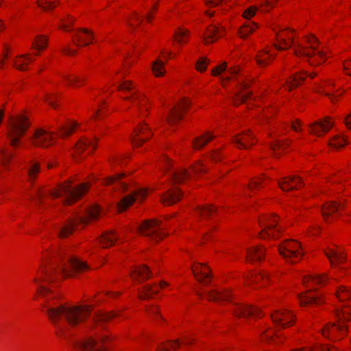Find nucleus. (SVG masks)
I'll use <instances>...</instances> for the list:
<instances>
[{"instance_id": "1", "label": "nucleus", "mask_w": 351, "mask_h": 351, "mask_svg": "<svg viewBox=\"0 0 351 351\" xmlns=\"http://www.w3.org/2000/svg\"><path fill=\"white\" fill-rule=\"evenodd\" d=\"M88 267L86 263L78 258L68 255L61 258L59 263H53L49 267L42 266L40 278H34V282L38 285V293L45 299L43 308L48 315L49 319L54 325L58 335L64 337L67 336V331L71 327L82 322L89 315L90 307L88 305L67 306L60 305L54 306L50 303L51 291L40 285L42 282H51L58 275L69 276L71 270L82 271Z\"/></svg>"}, {"instance_id": "2", "label": "nucleus", "mask_w": 351, "mask_h": 351, "mask_svg": "<svg viewBox=\"0 0 351 351\" xmlns=\"http://www.w3.org/2000/svg\"><path fill=\"white\" fill-rule=\"evenodd\" d=\"M294 31L290 29H285L278 33L277 39L282 46H276L278 50L286 49L294 47V53L298 57H306L311 66H316L324 62L326 59L324 51H317V47L319 42L314 36L306 38L308 47L293 41Z\"/></svg>"}, {"instance_id": "3", "label": "nucleus", "mask_w": 351, "mask_h": 351, "mask_svg": "<svg viewBox=\"0 0 351 351\" xmlns=\"http://www.w3.org/2000/svg\"><path fill=\"white\" fill-rule=\"evenodd\" d=\"M336 316L339 322L338 324H328L322 329V335L324 337L334 340L340 339L346 334L347 329L343 324L345 321L351 319V308L349 307L337 308Z\"/></svg>"}, {"instance_id": "4", "label": "nucleus", "mask_w": 351, "mask_h": 351, "mask_svg": "<svg viewBox=\"0 0 351 351\" xmlns=\"http://www.w3.org/2000/svg\"><path fill=\"white\" fill-rule=\"evenodd\" d=\"M100 208L94 205L86 210L84 216L76 215L73 219H70L67 223L61 227L58 231V235L60 238H64L71 234L74 230V227L77 223H86L89 220L97 219L101 214Z\"/></svg>"}, {"instance_id": "5", "label": "nucleus", "mask_w": 351, "mask_h": 351, "mask_svg": "<svg viewBox=\"0 0 351 351\" xmlns=\"http://www.w3.org/2000/svg\"><path fill=\"white\" fill-rule=\"evenodd\" d=\"M89 189V186L84 183L77 187H73L69 182L61 184L58 190L51 192V195L53 197L64 196V204H69L72 202L76 201L86 193Z\"/></svg>"}, {"instance_id": "6", "label": "nucleus", "mask_w": 351, "mask_h": 351, "mask_svg": "<svg viewBox=\"0 0 351 351\" xmlns=\"http://www.w3.org/2000/svg\"><path fill=\"white\" fill-rule=\"evenodd\" d=\"M29 127V123L24 115H18L10 119L8 138L11 145L15 147L18 145L20 138L25 134Z\"/></svg>"}, {"instance_id": "7", "label": "nucleus", "mask_w": 351, "mask_h": 351, "mask_svg": "<svg viewBox=\"0 0 351 351\" xmlns=\"http://www.w3.org/2000/svg\"><path fill=\"white\" fill-rule=\"evenodd\" d=\"M280 254L291 263H296L304 254L301 245L295 240H287L278 245Z\"/></svg>"}, {"instance_id": "8", "label": "nucleus", "mask_w": 351, "mask_h": 351, "mask_svg": "<svg viewBox=\"0 0 351 351\" xmlns=\"http://www.w3.org/2000/svg\"><path fill=\"white\" fill-rule=\"evenodd\" d=\"M162 230L163 225L158 219L146 220L138 227V231L141 234L154 241L162 239L166 235Z\"/></svg>"}, {"instance_id": "9", "label": "nucleus", "mask_w": 351, "mask_h": 351, "mask_svg": "<svg viewBox=\"0 0 351 351\" xmlns=\"http://www.w3.org/2000/svg\"><path fill=\"white\" fill-rule=\"evenodd\" d=\"M277 217H265L261 221L263 229L261 233L262 238L276 239L280 233L281 228L276 226Z\"/></svg>"}, {"instance_id": "10", "label": "nucleus", "mask_w": 351, "mask_h": 351, "mask_svg": "<svg viewBox=\"0 0 351 351\" xmlns=\"http://www.w3.org/2000/svg\"><path fill=\"white\" fill-rule=\"evenodd\" d=\"M271 319L276 328H285L293 323L295 316L289 310L282 309L272 313Z\"/></svg>"}, {"instance_id": "11", "label": "nucleus", "mask_w": 351, "mask_h": 351, "mask_svg": "<svg viewBox=\"0 0 351 351\" xmlns=\"http://www.w3.org/2000/svg\"><path fill=\"white\" fill-rule=\"evenodd\" d=\"M147 195L145 189L139 188L132 194L125 196L118 204L117 208L119 212H123L130 206L136 200L142 201Z\"/></svg>"}, {"instance_id": "12", "label": "nucleus", "mask_w": 351, "mask_h": 351, "mask_svg": "<svg viewBox=\"0 0 351 351\" xmlns=\"http://www.w3.org/2000/svg\"><path fill=\"white\" fill-rule=\"evenodd\" d=\"M191 105L190 101L183 99L178 104L175 106L167 117V121L169 125H173L182 119V112Z\"/></svg>"}, {"instance_id": "13", "label": "nucleus", "mask_w": 351, "mask_h": 351, "mask_svg": "<svg viewBox=\"0 0 351 351\" xmlns=\"http://www.w3.org/2000/svg\"><path fill=\"white\" fill-rule=\"evenodd\" d=\"M233 313L240 317H259L261 313L259 309L243 304H235L232 310Z\"/></svg>"}, {"instance_id": "14", "label": "nucleus", "mask_w": 351, "mask_h": 351, "mask_svg": "<svg viewBox=\"0 0 351 351\" xmlns=\"http://www.w3.org/2000/svg\"><path fill=\"white\" fill-rule=\"evenodd\" d=\"M32 140L34 145L46 147L52 144L53 133L43 129H38L34 132Z\"/></svg>"}, {"instance_id": "15", "label": "nucleus", "mask_w": 351, "mask_h": 351, "mask_svg": "<svg viewBox=\"0 0 351 351\" xmlns=\"http://www.w3.org/2000/svg\"><path fill=\"white\" fill-rule=\"evenodd\" d=\"M151 135L150 128L145 123H143L135 129L134 134L132 137V142L135 146H139L150 138Z\"/></svg>"}, {"instance_id": "16", "label": "nucleus", "mask_w": 351, "mask_h": 351, "mask_svg": "<svg viewBox=\"0 0 351 351\" xmlns=\"http://www.w3.org/2000/svg\"><path fill=\"white\" fill-rule=\"evenodd\" d=\"M73 43L77 46H86L89 45L93 39V34L88 29H79L73 36Z\"/></svg>"}, {"instance_id": "17", "label": "nucleus", "mask_w": 351, "mask_h": 351, "mask_svg": "<svg viewBox=\"0 0 351 351\" xmlns=\"http://www.w3.org/2000/svg\"><path fill=\"white\" fill-rule=\"evenodd\" d=\"M333 126V122L329 118H325L310 125L311 132L317 136H321L326 134Z\"/></svg>"}, {"instance_id": "18", "label": "nucleus", "mask_w": 351, "mask_h": 351, "mask_svg": "<svg viewBox=\"0 0 351 351\" xmlns=\"http://www.w3.org/2000/svg\"><path fill=\"white\" fill-rule=\"evenodd\" d=\"M278 185L283 191H291L298 189L300 186L303 185L302 178L299 176H291L284 177L278 181Z\"/></svg>"}, {"instance_id": "19", "label": "nucleus", "mask_w": 351, "mask_h": 351, "mask_svg": "<svg viewBox=\"0 0 351 351\" xmlns=\"http://www.w3.org/2000/svg\"><path fill=\"white\" fill-rule=\"evenodd\" d=\"M182 195V193L177 186H173L168 189L160 197L161 201L165 205H171L178 202Z\"/></svg>"}, {"instance_id": "20", "label": "nucleus", "mask_w": 351, "mask_h": 351, "mask_svg": "<svg viewBox=\"0 0 351 351\" xmlns=\"http://www.w3.org/2000/svg\"><path fill=\"white\" fill-rule=\"evenodd\" d=\"M193 275L198 282L203 285H207L210 281L209 268L203 265H198L192 267Z\"/></svg>"}, {"instance_id": "21", "label": "nucleus", "mask_w": 351, "mask_h": 351, "mask_svg": "<svg viewBox=\"0 0 351 351\" xmlns=\"http://www.w3.org/2000/svg\"><path fill=\"white\" fill-rule=\"evenodd\" d=\"M254 137L250 130L233 137L232 142L240 149H247L254 143Z\"/></svg>"}, {"instance_id": "22", "label": "nucleus", "mask_w": 351, "mask_h": 351, "mask_svg": "<svg viewBox=\"0 0 351 351\" xmlns=\"http://www.w3.org/2000/svg\"><path fill=\"white\" fill-rule=\"evenodd\" d=\"M76 346L80 351H105L99 341L92 338L77 342Z\"/></svg>"}, {"instance_id": "23", "label": "nucleus", "mask_w": 351, "mask_h": 351, "mask_svg": "<svg viewBox=\"0 0 351 351\" xmlns=\"http://www.w3.org/2000/svg\"><path fill=\"white\" fill-rule=\"evenodd\" d=\"M223 34L222 28L217 25H210L204 34L203 39L205 44H209L215 41Z\"/></svg>"}, {"instance_id": "24", "label": "nucleus", "mask_w": 351, "mask_h": 351, "mask_svg": "<svg viewBox=\"0 0 351 351\" xmlns=\"http://www.w3.org/2000/svg\"><path fill=\"white\" fill-rule=\"evenodd\" d=\"M247 87L248 84L244 82H241L239 83V90L235 93L233 96V103L234 105H239L241 103L245 102L248 98H250L251 92H244Z\"/></svg>"}, {"instance_id": "25", "label": "nucleus", "mask_w": 351, "mask_h": 351, "mask_svg": "<svg viewBox=\"0 0 351 351\" xmlns=\"http://www.w3.org/2000/svg\"><path fill=\"white\" fill-rule=\"evenodd\" d=\"M123 174L117 175L105 178L103 180V184L106 186L113 185L115 190H120L122 192H125L128 190V185L120 180L123 178Z\"/></svg>"}, {"instance_id": "26", "label": "nucleus", "mask_w": 351, "mask_h": 351, "mask_svg": "<svg viewBox=\"0 0 351 351\" xmlns=\"http://www.w3.org/2000/svg\"><path fill=\"white\" fill-rule=\"evenodd\" d=\"M165 286H167V283L165 281H162L159 285H147L139 292V297L141 299H149L158 292L159 288H163Z\"/></svg>"}, {"instance_id": "27", "label": "nucleus", "mask_w": 351, "mask_h": 351, "mask_svg": "<svg viewBox=\"0 0 351 351\" xmlns=\"http://www.w3.org/2000/svg\"><path fill=\"white\" fill-rule=\"evenodd\" d=\"M343 208V204H337L335 202H329L322 208V215L325 221H328L330 217H333L335 214L340 213L341 210Z\"/></svg>"}, {"instance_id": "28", "label": "nucleus", "mask_w": 351, "mask_h": 351, "mask_svg": "<svg viewBox=\"0 0 351 351\" xmlns=\"http://www.w3.org/2000/svg\"><path fill=\"white\" fill-rule=\"evenodd\" d=\"M125 99L132 101V103L138 107V110L142 115H143L144 111L147 110V101L144 95H141L138 93L134 92L131 96L125 97Z\"/></svg>"}, {"instance_id": "29", "label": "nucleus", "mask_w": 351, "mask_h": 351, "mask_svg": "<svg viewBox=\"0 0 351 351\" xmlns=\"http://www.w3.org/2000/svg\"><path fill=\"white\" fill-rule=\"evenodd\" d=\"M205 293L209 300L215 302L228 301L230 298V294L228 291H219L213 289L206 291Z\"/></svg>"}, {"instance_id": "30", "label": "nucleus", "mask_w": 351, "mask_h": 351, "mask_svg": "<svg viewBox=\"0 0 351 351\" xmlns=\"http://www.w3.org/2000/svg\"><path fill=\"white\" fill-rule=\"evenodd\" d=\"M300 305L302 306H311L319 304L322 302L321 298L318 295H312L309 291L301 293L298 296Z\"/></svg>"}, {"instance_id": "31", "label": "nucleus", "mask_w": 351, "mask_h": 351, "mask_svg": "<svg viewBox=\"0 0 351 351\" xmlns=\"http://www.w3.org/2000/svg\"><path fill=\"white\" fill-rule=\"evenodd\" d=\"M150 274L151 271L145 265H142L141 267L134 268V269L131 273V276L133 278V279H135L138 282H141L148 279L150 276Z\"/></svg>"}, {"instance_id": "32", "label": "nucleus", "mask_w": 351, "mask_h": 351, "mask_svg": "<svg viewBox=\"0 0 351 351\" xmlns=\"http://www.w3.org/2000/svg\"><path fill=\"white\" fill-rule=\"evenodd\" d=\"M265 254V250L261 246H254L246 250V258L250 261H260Z\"/></svg>"}, {"instance_id": "33", "label": "nucleus", "mask_w": 351, "mask_h": 351, "mask_svg": "<svg viewBox=\"0 0 351 351\" xmlns=\"http://www.w3.org/2000/svg\"><path fill=\"white\" fill-rule=\"evenodd\" d=\"M118 239V237L113 230H110L104 233V234L99 238V242L102 245L103 247H108L113 245Z\"/></svg>"}, {"instance_id": "34", "label": "nucleus", "mask_w": 351, "mask_h": 351, "mask_svg": "<svg viewBox=\"0 0 351 351\" xmlns=\"http://www.w3.org/2000/svg\"><path fill=\"white\" fill-rule=\"evenodd\" d=\"M196 213L201 220L208 219L216 213V209L212 205H205L204 206H198Z\"/></svg>"}, {"instance_id": "35", "label": "nucleus", "mask_w": 351, "mask_h": 351, "mask_svg": "<svg viewBox=\"0 0 351 351\" xmlns=\"http://www.w3.org/2000/svg\"><path fill=\"white\" fill-rule=\"evenodd\" d=\"M326 256L330 260L332 265L335 263H341L345 260V256L340 250L330 249L329 252H326Z\"/></svg>"}, {"instance_id": "36", "label": "nucleus", "mask_w": 351, "mask_h": 351, "mask_svg": "<svg viewBox=\"0 0 351 351\" xmlns=\"http://www.w3.org/2000/svg\"><path fill=\"white\" fill-rule=\"evenodd\" d=\"M189 177L190 173L184 169H180L178 171H173L171 173V178L173 181L174 184H180L184 180L187 179Z\"/></svg>"}, {"instance_id": "37", "label": "nucleus", "mask_w": 351, "mask_h": 351, "mask_svg": "<svg viewBox=\"0 0 351 351\" xmlns=\"http://www.w3.org/2000/svg\"><path fill=\"white\" fill-rule=\"evenodd\" d=\"M214 138V136L209 132L205 134L204 135L195 138L193 141V147L196 149H201L208 142L211 141Z\"/></svg>"}, {"instance_id": "38", "label": "nucleus", "mask_w": 351, "mask_h": 351, "mask_svg": "<svg viewBox=\"0 0 351 351\" xmlns=\"http://www.w3.org/2000/svg\"><path fill=\"white\" fill-rule=\"evenodd\" d=\"M306 76V73H298L294 76L290 77L289 80L287 82V87L289 90L292 88L296 87L302 82Z\"/></svg>"}, {"instance_id": "39", "label": "nucleus", "mask_w": 351, "mask_h": 351, "mask_svg": "<svg viewBox=\"0 0 351 351\" xmlns=\"http://www.w3.org/2000/svg\"><path fill=\"white\" fill-rule=\"evenodd\" d=\"M32 60L28 54L21 55L15 59L14 66L21 71H24L26 69L25 66Z\"/></svg>"}, {"instance_id": "40", "label": "nucleus", "mask_w": 351, "mask_h": 351, "mask_svg": "<svg viewBox=\"0 0 351 351\" xmlns=\"http://www.w3.org/2000/svg\"><path fill=\"white\" fill-rule=\"evenodd\" d=\"M257 27L258 26L255 23L251 21L247 22L239 29V35L241 38H245L250 34L253 32Z\"/></svg>"}, {"instance_id": "41", "label": "nucleus", "mask_w": 351, "mask_h": 351, "mask_svg": "<svg viewBox=\"0 0 351 351\" xmlns=\"http://www.w3.org/2000/svg\"><path fill=\"white\" fill-rule=\"evenodd\" d=\"M336 296L339 301L351 299V290L345 286H340L337 289Z\"/></svg>"}, {"instance_id": "42", "label": "nucleus", "mask_w": 351, "mask_h": 351, "mask_svg": "<svg viewBox=\"0 0 351 351\" xmlns=\"http://www.w3.org/2000/svg\"><path fill=\"white\" fill-rule=\"evenodd\" d=\"M87 147H91L92 150L95 149L96 143L88 139L81 140L77 143L75 149L77 153H81Z\"/></svg>"}, {"instance_id": "43", "label": "nucleus", "mask_w": 351, "mask_h": 351, "mask_svg": "<svg viewBox=\"0 0 351 351\" xmlns=\"http://www.w3.org/2000/svg\"><path fill=\"white\" fill-rule=\"evenodd\" d=\"M77 123L75 122L71 123L67 125H60L58 128L61 137H64L72 134L76 128Z\"/></svg>"}, {"instance_id": "44", "label": "nucleus", "mask_w": 351, "mask_h": 351, "mask_svg": "<svg viewBox=\"0 0 351 351\" xmlns=\"http://www.w3.org/2000/svg\"><path fill=\"white\" fill-rule=\"evenodd\" d=\"M47 45V38L42 35L38 36L32 43V47L38 50H43L45 49Z\"/></svg>"}, {"instance_id": "45", "label": "nucleus", "mask_w": 351, "mask_h": 351, "mask_svg": "<svg viewBox=\"0 0 351 351\" xmlns=\"http://www.w3.org/2000/svg\"><path fill=\"white\" fill-rule=\"evenodd\" d=\"M114 316L112 313H104L101 312L95 313L93 317V322L99 323L110 320Z\"/></svg>"}, {"instance_id": "46", "label": "nucleus", "mask_w": 351, "mask_h": 351, "mask_svg": "<svg viewBox=\"0 0 351 351\" xmlns=\"http://www.w3.org/2000/svg\"><path fill=\"white\" fill-rule=\"evenodd\" d=\"M271 58V55L267 51L261 52L256 56V62L260 66H265L268 64V60Z\"/></svg>"}, {"instance_id": "47", "label": "nucleus", "mask_w": 351, "mask_h": 351, "mask_svg": "<svg viewBox=\"0 0 351 351\" xmlns=\"http://www.w3.org/2000/svg\"><path fill=\"white\" fill-rule=\"evenodd\" d=\"M327 276L325 274L315 275L307 277L308 281H311L314 285H324L327 280Z\"/></svg>"}, {"instance_id": "48", "label": "nucleus", "mask_w": 351, "mask_h": 351, "mask_svg": "<svg viewBox=\"0 0 351 351\" xmlns=\"http://www.w3.org/2000/svg\"><path fill=\"white\" fill-rule=\"evenodd\" d=\"M152 70L156 76L162 75L165 73L164 63L160 60H156L153 64Z\"/></svg>"}, {"instance_id": "49", "label": "nucleus", "mask_w": 351, "mask_h": 351, "mask_svg": "<svg viewBox=\"0 0 351 351\" xmlns=\"http://www.w3.org/2000/svg\"><path fill=\"white\" fill-rule=\"evenodd\" d=\"M189 34V32H188V30L179 28L178 31L175 32L174 36L177 40L178 43H182L186 42V40H184V37L188 36Z\"/></svg>"}, {"instance_id": "50", "label": "nucleus", "mask_w": 351, "mask_h": 351, "mask_svg": "<svg viewBox=\"0 0 351 351\" xmlns=\"http://www.w3.org/2000/svg\"><path fill=\"white\" fill-rule=\"evenodd\" d=\"M346 143V140L340 136H337L334 137L330 142V145L336 148L343 147Z\"/></svg>"}, {"instance_id": "51", "label": "nucleus", "mask_w": 351, "mask_h": 351, "mask_svg": "<svg viewBox=\"0 0 351 351\" xmlns=\"http://www.w3.org/2000/svg\"><path fill=\"white\" fill-rule=\"evenodd\" d=\"M12 157V154L8 153L4 149H0V161L3 166H5Z\"/></svg>"}, {"instance_id": "52", "label": "nucleus", "mask_w": 351, "mask_h": 351, "mask_svg": "<svg viewBox=\"0 0 351 351\" xmlns=\"http://www.w3.org/2000/svg\"><path fill=\"white\" fill-rule=\"evenodd\" d=\"M210 60L206 58H199L196 64V69L200 72H204L206 71L207 65L209 64Z\"/></svg>"}, {"instance_id": "53", "label": "nucleus", "mask_w": 351, "mask_h": 351, "mask_svg": "<svg viewBox=\"0 0 351 351\" xmlns=\"http://www.w3.org/2000/svg\"><path fill=\"white\" fill-rule=\"evenodd\" d=\"M40 171V165L38 162H32L28 169V176L30 179H34Z\"/></svg>"}, {"instance_id": "54", "label": "nucleus", "mask_w": 351, "mask_h": 351, "mask_svg": "<svg viewBox=\"0 0 351 351\" xmlns=\"http://www.w3.org/2000/svg\"><path fill=\"white\" fill-rule=\"evenodd\" d=\"M261 280H263V281L269 280L270 277L267 272H264V273L262 272V273L256 274L252 276L250 279V282H258Z\"/></svg>"}, {"instance_id": "55", "label": "nucleus", "mask_w": 351, "mask_h": 351, "mask_svg": "<svg viewBox=\"0 0 351 351\" xmlns=\"http://www.w3.org/2000/svg\"><path fill=\"white\" fill-rule=\"evenodd\" d=\"M37 3L43 10H49L54 8V5L49 0H38Z\"/></svg>"}, {"instance_id": "56", "label": "nucleus", "mask_w": 351, "mask_h": 351, "mask_svg": "<svg viewBox=\"0 0 351 351\" xmlns=\"http://www.w3.org/2000/svg\"><path fill=\"white\" fill-rule=\"evenodd\" d=\"M227 69V64L226 62L222 63L221 65L217 66L215 68L213 69L211 71V73L214 76H218L222 72Z\"/></svg>"}, {"instance_id": "57", "label": "nucleus", "mask_w": 351, "mask_h": 351, "mask_svg": "<svg viewBox=\"0 0 351 351\" xmlns=\"http://www.w3.org/2000/svg\"><path fill=\"white\" fill-rule=\"evenodd\" d=\"M118 88L119 90L130 92L134 88V87L130 81H124L119 85Z\"/></svg>"}, {"instance_id": "58", "label": "nucleus", "mask_w": 351, "mask_h": 351, "mask_svg": "<svg viewBox=\"0 0 351 351\" xmlns=\"http://www.w3.org/2000/svg\"><path fill=\"white\" fill-rule=\"evenodd\" d=\"M292 351H335V349L330 346H319L314 350L305 348V349H296Z\"/></svg>"}, {"instance_id": "59", "label": "nucleus", "mask_w": 351, "mask_h": 351, "mask_svg": "<svg viewBox=\"0 0 351 351\" xmlns=\"http://www.w3.org/2000/svg\"><path fill=\"white\" fill-rule=\"evenodd\" d=\"M256 10H257L256 7H255V6L250 7L249 8L245 10V12H243V17L247 19L252 18L255 14Z\"/></svg>"}, {"instance_id": "60", "label": "nucleus", "mask_w": 351, "mask_h": 351, "mask_svg": "<svg viewBox=\"0 0 351 351\" xmlns=\"http://www.w3.org/2000/svg\"><path fill=\"white\" fill-rule=\"evenodd\" d=\"M287 145L286 142L280 141L278 139H276L271 144V147L274 151H276V149H280L282 147H284Z\"/></svg>"}, {"instance_id": "61", "label": "nucleus", "mask_w": 351, "mask_h": 351, "mask_svg": "<svg viewBox=\"0 0 351 351\" xmlns=\"http://www.w3.org/2000/svg\"><path fill=\"white\" fill-rule=\"evenodd\" d=\"M64 77L69 84L72 86H75L77 82L84 80V78H80L78 76H73V77L65 76Z\"/></svg>"}, {"instance_id": "62", "label": "nucleus", "mask_w": 351, "mask_h": 351, "mask_svg": "<svg viewBox=\"0 0 351 351\" xmlns=\"http://www.w3.org/2000/svg\"><path fill=\"white\" fill-rule=\"evenodd\" d=\"M56 98V95L54 94H48L45 96L46 101L51 105L53 108H56L54 99Z\"/></svg>"}, {"instance_id": "63", "label": "nucleus", "mask_w": 351, "mask_h": 351, "mask_svg": "<svg viewBox=\"0 0 351 351\" xmlns=\"http://www.w3.org/2000/svg\"><path fill=\"white\" fill-rule=\"evenodd\" d=\"M261 182H262V180H261V178H256V179L254 180L253 181H252L250 183L249 189L250 190H253L254 189L258 187L259 185L261 184Z\"/></svg>"}, {"instance_id": "64", "label": "nucleus", "mask_w": 351, "mask_h": 351, "mask_svg": "<svg viewBox=\"0 0 351 351\" xmlns=\"http://www.w3.org/2000/svg\"><path fill=\"white\" fill-rule=\"evenodd\" d=\"M193 171L195 173H197L204 172L206 169L202 164L197 163L193 167Z\"/></svg>"}]
</instances>
